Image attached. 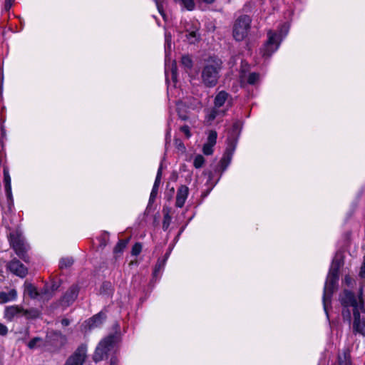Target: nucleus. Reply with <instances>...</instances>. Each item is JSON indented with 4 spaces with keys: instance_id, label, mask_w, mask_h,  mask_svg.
Listing matches in <instances>:
<instances>
[{
    "instance_id": "obj_1",
    "label": "nucleus",
    "mask_w": 365,
    "mask_h": 365,
    "mask_svg": "<svg viewBox=\"0 0 365 365\" xmlns=\"http://www.w3.org/2000/svg\"><path fill=\"white\" fill-rule=\"evenodd\" d=\"M115 332L104 337L98 344L93 355V360L95 362L101 361L107 359L110 353L121 341V334L120 326L118 323L114 325Z\"/></svg>"
},
{
    "instance_id": "obj_2",
    "label": "nucleus",
    "mask_w": 365,
    "mask_h": 365,
    "mask_svg": "<svg viewBox=\"0 0 365 365\" xmlns=\"http://www.w3.org/2000/svg\"><path fill=\"white\" fill-rule=\"evenodd\" d=\"M222 68V62L219 58H210L201 70V81L205 87L213 88L217 85Z\"/></svg>"
},
{
    "instance_id": "obj_3",
    "label": "nucleus",
    "mask_w": 365,
    "mask_h": 365,
    "mask_svg": "<svg viewBox=\"0 0 365 365\" xmlns=\"http://www.w3.org/2000/svg\"><path fill=\"white\" fill-rule=\"evenodd\" d=\"M241 129H242L241 121H240V120L235 121L233 123L232 128L229 131V136L227 138L228 146L226 148L222 158L219 161V165H217V167L216 168H215V170L216 172H220L221 174L227 169L229 164L230 163L233 151L235 149L237 141L238 138L241 133Z\"/></svg>"
},
{
    "instance_id": "obj_4",
    "label": "nucleus",
    "mask_w": 365,
    "mask_h": 365,
    "mask_svg": "<svg viewBox=\"0 0 365 365\" xmlns=\"http://www.w3.org/2000/svg\"><path fill=\"white\" fill-rule=\"evenodd\" d=\"M339 276L328 274L323 293V305L324 309L328 316V306H331V297L333 294L337 291L339 287Z\"/></svg>"
},
{
    "instance_id": "obj_5",
    "label": "nucleus",
    "mask_w": 365,
    "mask_h": 365,
    "mask_svg": "<svg viewBox=\"0 0 365 365\" xmlns=\"http://www.w3.org/2000/svg\"><path fill=\"white\" fill-rule=\"evenodd\" d=\"M9 242L15 253L25 262H29L27 254L29 246L25 243L24 237L18 232L9 234Z\"/></svg>"
},
{
    "instance_id": "obj_6",
    "label": "nucleus",
    "mask_w": 365,
    "mask_h": 365,
    "mask_svg": "<svg viewBox=\"0 0 365 365\" xmlns=\"http://www.w3.org/2000/svg\"><path fill=\"white\" fill-rule=\"evenodd\" d=\"M251 19L248 15L240 16L235 22L232 30L234 38L237 41H242L250 29Z\"/></svg>"
},
{
    "instance_id": "obj_7",
    "label": "nucleus",
    "mask_w": 365,
    "mask_h": 365,
    "mask_svg": "<svg viewBox=\"0 0 365 365\" xmlns=\"http://www.w3.org/2000/svg\"><path fill=\"white\" fill-rule=\"evenodd\" d=\"M66 343V337L60 331H51L47 333L43 346L48 347L51 351L61 349Z\"/></svg>"
},
{
    "instance_id": "obj_8",
    "label": "nucleus",
    "mask_w": 365,
    "mask_h": 365,
    "mask_svg": "<svg viewBox=\"0 0 365 365\" xmlns=\"http://www.w3.org/2000/svg\"><path fill=\"white\" fill-rule=\"evenodd\" d=\"M268 39L261 48V53L265 58H269L272 54L278 48L279 43L277 42L276 33L269 31L267 33Z\"/></svg>"
},
{
    "instance_id": "obj_9",
    "label": "nucleus",
    "mask_w": 365,
    "mask_h": 365,
    "mask_svg": "<svg viewBox=\"0 0 365 365\" xmlns=\"http://www.w3.org/2000/svg\"><path fill=\"white\" fill-rule=\"evenodd\" d=\"M86 345L81 344L74 353L68 358L64 365H83L86 358Z\"/></svg>"
},
{
    "instance_id": "obj_10",
    "label": "nucleus",
    "mask_w": 365,
    "mask_h": 365,
    "mask_svg": "<svg viewBox=\"0 0 365 365\" xmlns=\"http://www.w3.org/2000/svg\"><path fill=\"white\" fill-rule=\"evenodd\" d=\"M339 301L341 306L351 307L352 308L359 307V302H357L355 294L349 289H345L340 293Z\"/></svg>"
},
{
    "instance_id": "obj_11",
    "label": "nucleus",
    "mask_w": 365,
    "mask_h": 365,
    "mask_svg": "<svg viewBox=\"0 0 365 365\" xmlns=\"http://www.w3.org/2000/svg\"><path fill=\"white\" fill-rule=\"evenodd\" d=\"M6 268L15 275L24 278L28 274V269L18 259H14L6 264Z\"/></svg>"
},
{
    "instance_id": "obj_12",
    "label": "nucleus",
    "mask_w": 365,
    "mask_h": 365,
    "mask_svg": "<svg viewBox=\"0 0 365 365\" xmlns=\"http://www.w3.org/2000/svg\"><path fill=\"white\" fill-rule=\"evenodd\" d=\"M24 317V307L19 305L9 306L5 308L4 318L9 322Z\"/></svg>"
},
{
    "instance_id": "obj_13",
    "label": "nucleus",
    "mask_w": 365,
    "mask_h": 365,
    "mask_svg": "<svg viewBox=\"0 0 365 365\" xmlns=\"http://www.w3.org/2000/svg\"><path fill=\"white\" fill-rule=\"evenodd\" d=\"M79 289L77 285H72L61 299V305L70 306L77 298Z\"/></svg>"
},
{
    "instance_id": "obj_14",
    "label": "nucleus",
    "mask_w": 365,
    "mask_h": 365,
    "mask_svg": "<svg viewBox=\"0 0 365 365\" xmlns=\"http://www.w3.org/2000/svg\"><path fill=\"white\" fill-rule=\"evenodd\" d=\"M227 102V106H232V98L230 93L225 91H221L217 93L214 99L215 108H220Z\"/></svg>"
},
{
    "instance_id": "obj_15",
    "label": "nucleus",
    "mask_w": 365,
    "mask_h": 365,
    "mask_svg": "<svg viewBox=\"0 0 365 365\" xmlns=\"http://www.w3.org/2000/svg\"><path fill=\"white\" fill-rule=\"evenodd\" d=\"M162 170H163V166L161 164L160 168L158 170L155 180L150 195L149 203H148L149 205H151L152 203H153L157 197L158 188H159L161 178H162Z\"/></svg>"
},
{
    "instance_id": "obj_16",
    "label": "nucleus",
    "mask_w": 365,
    "mask_h": 365,
    "mask_svg": "<svg viewBox=\"0 0 365 365\" xmlns=\"http://www.w3.org/2000/svg\"><path fill=\"white\" fill-rule=\"evenodd\" d=\"M188 187L186 185H181L177 192L175 206L182 207L188 195Z\"/></svg>"
},
{
    "instance_id": "obj_17",
    "label": "nucleus",
    "mask_w": 365,
    "mask_h": 365,
    "mask_svg": "<svg viewBox=\"0 0 365 365\" xmlns=\"http://www.w3.org/2000/svg\"><path fill=\"white\" fill-rule=\"evenodd\" d=\"M344 264L343 256H338L337 255L334 257L329 273L339 277V269Z\"/></svg>"
},
{
    "instance_id": "obj_18",
    "label": "nucleus",
    "mask_w": 365,
    "mask_h": 365,
    "mask_svg": "<svg viewBox=\"0 0 365 365\" xmlns=\"http://www.w3.org/2000/svg\"><path fill=\"white\" fill-rule=\"evenodd\" d=\"M106 319V313H104L103 312H100L99 313L93 316L88 320V324L89 328L92 329V328L97 327L101 325Z\"/></svg>"
},
{
    "instance_id": "obj_19",
    "label": "nucleus",
    "mask_w": 365,
    "mask_h": 365,
    "mask_svg": "<svg viewBox=\"0 0 365 365\" xmlns=\"http://www.w3.org/2000/svg\"><path fill=\"white\" fill-rule=\"evenodd\" d=\"M41 315V311L37 308H24V317L28 320H34L39 318Z\"/></svg>"
},
{
    "instance_id": "obj_20",
    "label": "nucleus",
    "mask_w": 365,
    "mask_h": 365,
    "mask_svg": "<svg viewBox=\"0 0 365 365\" xmlns=\"http://www.w3.org/2000/svg\"><path fill=\"white\" fill-rule=\"evenodd\" d=\"M16 296L17 292L14 289H11L9 292H0V303L3 304L14 300Z\"/></svg>"
},
{
    "instance_id": "obj_21",
    "label": "nucleus",
    "mask_w": 365,
    "mask_h": 365,
    "mask_svg": "<svg viewBox=\"0 0 365 365\" xmlns=\"http://www.w3.org/2000/svg\"><path fill=\"white\" fill-rule=\"evenodd\" d=\"M25 292L32 299H36L41 296V293L37 290L36 287L31 283H25Z\"/></svg>"
},
{
    "instance_id": "obj_22",
    "label": "nucleus",
    "mask_w": 365,
    "mask_h": 365,
    "mask_svg": "<svg viewBox=\"0 0 365 365\" xmlns=\"http://www.w3.org/2000/svg\"><path fill=\"white\" fill-rule=\"evenodd\" d=\"M130 240V238H128V239H125V240H120L118 243L116 244V245L114 247V249H113V253H114V257L115 258V259L118 258V254H121L123 251V250L126 247L128 242Z\"/></svg>"
},
{
    "instance_id": "obj_23",
    "label": "nucleus",
    "mask_w": 365,
    "mask_h": 365,
    "mask_svg": "<svg viewBox=\"0 0 365 365\" xmlns=\"http://www.w3.org/2000/svg\"><path fill=\"white\" fill-rule=\"evenodd\" d=\"M180 63L184 67L186 72L191 71L193 67V61L192 57L188 54L182 56Z\"/></svg>"
},
{
    "instance_id": "obj_24",
    "label": "nucleus",
    "mask_w": 365,
    "mask_h": 365,
    "mask_svg": "<svg viewBox=\"0 0 365 365\" xmlns=\"http://www.w3.org/2000/svg\"><path fill=\"white\" fill-rule=\"evenodd\" d=\"M341 316L344 322H347L349 325L351 323V313L350 310L351 307L341 306Z\"/></svg>"
},
{
    "instance_id": "obj_25",
    "label": "nucleus",
    "mask_w": 365,
    "mask_h": 365,
    "mask_svg": "<svg viewBox=\"0 0 365 365\" xmlns=\"http://www.w3.org/2000/svg\"><path fill=\"white\" fill-rule=\"evenodd\" d=\"M186 38L190 43L194 44L196 42L200 41V35L196 31H192L186 34Z\"/></svg>"
},
{
    "instance_id": "obj_26",
    "label": "nucleus",
    "mask_w": 365,
    "mask_h": 365,
    "mask_svg": "<svg viewBox=\"0 0 365 365\" xmlns=\"http://www.w3.org/2000/svg\"><path fill=\"white\" fill-rule=\"evenodd\" d=\"M175 3L180 4L189 11H192L195 8L194 0H173Z\"/></svg>"
},
{
    "instance_id": "obj_27",
    "label": "nucleus",
    "mask_w": 365,
    "mask_h": 365,
    "mask_svg": "<svg viewBox=\"0 0 365 365\" xmlns=\"http://www.w3.org/2000/svg\"><path fill=\"white\" fill-rule=\"evenodd\" d=\"M73 262H74V260L72 257L62 258V259H61V260L59 262V268L61 269L68 268L72 266Z\"/></svg>"
},
{
    "instance_id": "obj_28",
    "label": "nucleus",
    "mask_w": 365,
    "mask_h": 365,
    "mask_svg": "<svg viewBox=\"0 0 365 365\" xmlns=\"http://www.w3.org/2000/svg\"><path fill=\"white\" fill-rule=\"evenodd\" d=\"M353 328H358L359 322H361V315L359 311V307H353Z\"/></svg>"
},
{
    "instance_id": "obj_29",
    "label": "nucleus",
    "mask_w": 365,
    "mask_h": 365,
    "mask_svg": "<svg viewBox=\"0 0 365 365\" xmlns=\"http://www.w3.org/2000/svg\"><path fill=\"white\" fill-rule=\"evenodd\" d=\"M205 162V158L202 155L198 154L194 159L193 165L195 168L199 169L204 165Z\"/></svg>"
},
{
    "instance_id": "obj_30",
    "label": "nucleus",
    "mask_w": 365,
    "mask_h": 365,
    "mask_svg": "<svg viewBox=\"0 0 365 365\" xmlns=\"http://www.w3.org/2000/svg\"><path fill=\"white\" fill-rule=\"evenodd\" d=\"M165 264V259H158L157 263L155 265L154 270H153V276L157 277L158 273L160 272V270L163 268L164 265Z\"/></svg>"
},
{
    "instance_id": "obj_31",
    "label": "nucleus",
    "mask_w": 365,
    "mask_h": 365,
    "mask_svg": "<svg viewBox=\"0 0 365 365\" xmlns=\"http://www.w3.org/2000/svg\"><path fill=\"white\" fill-rule=\"evenodd\" d=\"M170 209H168V212L165 213L163 221V230H167L170 222H171V216L170 215Z\"/></svg>"
},
{
    "instance_id": "obj_32",
    "label": "nucleus",
    "mask_w": 365,
    "mask_h": 365,
    "mask_svg": "<svg viewBox=\"0 0 365 365\" xmlns=\"http://www.w3.org/2000/svg\"><path fill=\"white\" fill-rule=\"evenodd\" d=\"M259 75L257 73L253 72L249 74L247 78V83L250 85H255L259 81Z\"/></svg>"
},
{
    "instance_id": "obj_33",
    "label": "nucleus",
    "mask_w": 365,
    "mask_h": 365,
    "mask_svg": "<svg viewBox=\"0 0 365 365\" xmlns=\"http://www.w3.org/2000/svg\"><path fill=\"white\" fill-rule=\"evenodd\" d=\"M217 137V132L215 130H211L207 137V143H208L211 145H215L216 144Z\"/></svg>"
},
{
    "instance_id": "obj_34",
    "label": "nucleus",
    "mask_w": 365,
    "mask_h": 365,
    "mask_svg": "<svg viewBox=\"0 0 365 365\" xmlns=\"http://www.w3.org/2000/svg\"><path fill=\"white\" fill-rule=\"evenodd\" d=\"M4 182L5 190H9L11 187V178L6 168H4Z\"/></svg>"
},
{
    "instance_id": "obj_35",
    "label": "nucleus",
    "mask_w": 365,
    "mask_h": 365,
    "mask_svg": "<svg viewBox=\"0 0 365 365\" xmlns=\"http://www.w3.org/2000/svg\"><path fill=\"white\" fill-rule=\"evenodd\" d=\"M43 340L42 338L38 337V336L34 337L31 340H30L29 342L28 343V347L31 349H33L38 346V344L39 342H43ZM40 346V344H38V346Z\"/></svg>"
},
{
    "instance_id": "obj_36",
    "label": "nucleus",
    "mask_w": 365,
    "mask_h": 365,
    "mask_svg": "<svg viewBox=\"0 0 365 365\" xmlns=\"http://www.w3.org/2000/svg\"><path fill=\"white\" fill-rule=\"evenodd\" d=\"M353 331L365 336V319L359 322L358 328H353Z\"/></svg>"
},
{
    "instance_id": "obj_37",
    "label": "nucleus",
    "mask_w": 365,
    "mask_h": 365,
    "mask_svg": "<svg viewBox=\"0 0 365 365\" xmlns=\"http://www.w3.org/2000/svg\"><path fill=\"white\" fill-rule=\"evenodd\" d=\"M219 165V162H218V163H217V165H213V163H212V164L210 165V166H213V171H212V170H209V171H205V174H207V175H208L209 180H212V178H213V177H214V173H219V175H220V176H219V178H220V177H221V175H222V173L220 174V172H216V171L215 170V168H216L217 167V165ZM219 180H220V178H217V181H219Z\"/></svg>"
},
{
    "instance_id": "obj_38",
    "label": "nucleus",
    "mask_w": 365,
    "mask_h": 365,
    "mask_svg": "<svg viewBox=\"0 0 365 365\" xmlns=\"http://www.w3.org/2000/svg\"><path fill=\"white\" fill-rule=\"evenodd\" d=\"M219 165V162H218V163H217V165H213V163H212V164L210 165V166H213V171H212V170H209V171H205V174H207V175H208L209 180H212V178H213V177H214V173H219V175H220V176H219V178H220V177H221V175H222V173L220 174V172H216V171L215 170V168H216L217 167V165ZM219 180H220V178H217V181H219Z\"/></svg>"
},
{
    "instance_id": "obj_39",
    "label": "nucleus",
    "mask_w": 365,
    "mask_h": 365,
    "mask_svg": "<svg viewBox=\"0 0 365 365\" xmlns=\"http://www.w3.org/2000/svg\"><path fill=\"white\" fill-rule=\"evenodd\" d=\"M41 296H46L48 299L51 298L53 294L51 293L48 283L46 282L43 289L39 291Z\"/></svg>"
},
{
    "instance_id": "obj_40",
    "label": "nucleus",
    "mask_w": 365,
    "mask_h": 365,
    "mask_svg": "<svg viewBox=\"0 0 365 365\" xmlns=\"http://www.w3.org/2000/svg\"><path fill=\"white\" fill-rule=\"evenodd\" d=\"M142 250V245L140 242H136L132 247L131 255L133 256H138Z\"/></svg>"
},
{
    "instance_id": "obj_41",
    "label": "nucleus",
    "mask_w": 365,
    "mask_h": 365,
    "mask_svg": "<svg viewBox=\"0 0 365 365\" xmlns=\"http://www.w3.org/2000/svg\"><path fill=\"white\" fill-rule=\"evenodd\" d=\"M214 145H211L208 143H205L203 147H202V152L205 155H212V153H213V148Z\"/></svg>"
},
{
    "instance_id": "obj_42",
    "label": "nucleus",
    "mask_w": 365,
    "mask_h": 365,
    "mask_svg": "<svg viewBox=\"0 0 365 365\" xmlns=\"http://www.w3.org/2000/svg\"><path fill=\"white\" fill-rule=\"evenodd\" d=\"M60 281H56L53 278L51 279V285L49 286L51 293L53 294L60 287Z\"/></svg>"
},
{
    "instance_id": "obj_43",
    "label": "nucleus",
    "mask_w": 365,
    "mask_h": 365,
    "mask_svg": "<svg viewBox=\"0 0 365 365\" xmlns=\"http://www.w3.org/2000/svg\"><path fill=\"white\" fill-rule=\"evenodd\" d=\"M339 365H351L350 359L344 354V358L339 357Z\"/></svg>"
},
{
    "instance_id": "obj_44",
    "label": "nucleus",
    "mask_w": 365,
    "mask_h": 365,
    "mask_svg": "<svg viewBox=\"0 0 365 365\" xmlns=\"http://www.w3.org/2000/svg\"><path fill=\"white\" fill-rule=\"evenodd\" d=\"M180 130L181 132H182L183 133H185V135H186V137H187V138H190V136H191V135H192V134H191V132H190V127H189L188 125H182V126H181V127L180 128Z\"/></svg>"
},
{
    "instance_id": "obj_45",
    "label": "nucleus",
    "mask_w": 365,
    "mask_h": 365,
    "mask_svg": "<svg viewBox=\"0 0 365 365\" xmlns=\"http://www.w3.org/2000/svg\"><path fill=\"white\" fill-rule=\"evenodd\" d=\"M358 297H359V304H360V307L361 309L364 308V300H363V287H360L359 289V293H358Z\"/></svg>"
},
{
    "instance_id": "obj_46",
    "label": "nucleus",
    "mask_w": 365,
    "mask_h": 365,
    "mask_svg": "<svg viewBox=\"0 0 365 365\" xmlns=\"http://www.w3.org/2000/svg\"><path fill=\"white\" fill-rule=\"evenodd\" d=\"M177 72H178V67H177L176 63H174L171 67L172 78L173 80H175L177 78Z\"/></svg>"
},
{
    "instance_id": "obj_47",
    "label": "nucleus",
    "mask_w": 365,
    "mask_h": 365,
    "mask_svg": "<svg viewBox=\"0 0 365 365\" xmlns=\"http://www.w3.org/2000/svg\"><path fill=\"white\" fill-rule=\"evenodd\" d=\"M155 3H156V5H157V7H158V9L159 11V12L163 14V2H164V0H155Z\"/></svg>"
},
{
    "instance_id": "obj_48",
    "label": "nucleus",
    "mask_w": 365,
    "mask_h": 365,
    "mask_svg": "<svg viewBox=\"0 0 365 365\" xmlns=\"http://www.w3.org/2000/svg\"><path fill=\"white\" fill-rule=\"evenodd\" d=\"M8 333V329L6 326L3 324L2 323H0V335L1 336H6Z\"/></svg>"
},
{
    "instance_id": "obj_49",
    "label": "nucleus",
    "mask_w": 365,
    "mask_h": 365,
    "mask_svg": "<svg viewBox=\"0 0 365 365\" xmlns=\"http://www.w3.org/2000/svg\"><path fill=\"white\" fill-rule=\"evenodd\" d=\"M175 145L178 150H185V147L184 145V143L180 140V139H175Z\"/></svg>"
},
{
    "instance_id": "obj_50",
    "label": "nucleus",
    "mask_w": 365,
    "mask_h": 365,
    "mask_svg": "<svg viewBox=\"0 0 365 365\" xmlns=\"http://www.w3.org/2000/svg\"><path fill=\"white\" fill-rule=\"evenodd\" d=\"M359 277L361 278H365V261L363 262L360 272H359Z\"/></svg>"
},
{
    "instance_id": "obj_51",
    "label": "nucleus",
    "mask_w": 365,
    "mask_h": 365,
    "mask_svg": "<svg viewBox=\"0 0 365 365\" xmlns=\"http://www.w3.org/2000/svg\"><path fill=\"white\" fill-rule=\"evenodd\" d=\"M118 359L115 355H113L110 359V365H118Z\"/></svg>"
},
{
    "instance_id": "obj_52",
    "label": "nucleus",
    "mask_w": 365,
    "mask_h": 365,
    "mask_svg": "<svg viewBox=\"0 0 365 365\" xmlns=\"http://www.w3.org/2000/svg\"><path fill=\"white\" fill-rule=\"evenodd\" d=\"M13 1V0H6L4 5L6 11H9L11 9Z\"/></svg>"
},
{
    "instance_id": "obj_53",
    "label": "nucleus",
    "mask_w": 365,
    "mask_h": 365,
    "mask_svg": "<svg viewBox=\"0 0 365 365\" xmlns=\"http://www.w3.org/2000/svg\"><path fill=\"white\" fill-rule=\"evenodd\" d=\"M5 191L8 200L12 202L11 187H9V190H5Z\"/></svg>"
},
{
    "instance_id": "obj_54",
    "label": "nucleus",
    "mask_w": 365,
    "mask_h": 365,
    "mask_svg": "<svg viewBox=\"0 0 365 365\" xmlns=\"http://www.w3.org/2000/svg\"><path fill=\"white\" fill-rule=\"evenodd\" d=\"M217 114V111L215 109L212 110L209 115V120H214Z\"/></svg>"
},
{
    "instance_id": "obj_55",
    "label": "nucleus",
    "mask_w": 365,
    "mask_h": 365,
    "mask_svg": "<svg viewBox=\"0 0 365 365\" xmlns=\"http://www.w3.org/2000/svg\"><path fill=\"white\" fill-rule=\"evenodd\" d=\"M178 113L179 118L182 120H187L188 119V116L186 114L182 113H180V111H178Z\"/></svg>"
},
{
    "instance_id": "obj_56",
    "label": "nucleus",
    "mask_w": 365,
    "mask_h": 365,
    "mask_svg": "<svg viewBox=\"0 0 365 365\" xmlns=\"http://www.w3.org/2000/svg\"><path fill=\"white\" fill-rule=\"evenodd\" d=\"M70 324V321L68 319H63L61 320V324L64 327L68 326Z\"/></svg>"
},
{
    "instance_id": "obj_57",
    "label": "nucleus",
    "mask_w": 365,
    "mask_h": 365,
    "mask_svg": "<svg viewBox=\"0 0 365 365\" xmlns=\"http://www.w3.org/2000/svg\"><path fill=\"white\" fill-rule=\"evenodd\" d=\"M345 282L347 284H349L351 282V278L349 276L345 277Z\"/></svg>"
},
{
    "instance_id": "obj_58",
    "label": "nucleus",
    "mask_w": 365,
    "mask_h": 365,
    "mask_svg": "<svg viewBox=\"0 0 365 365\" xmlns=\"http://www.w3.org/2000/svg\"><path fill=\"white\" fill-rule=\"evenodd\" d=\"M202 1L206 4H212L215 1V0H202Z\"/></svg>"
},
{
    "instance_id": "obj_59",
    "label": "nucleus",
    "mask_w": 365,
    "mask_h": 365,
    "mask_svg": "<svg viewBox=\"0 0 365 365\" xmlns=\"http://www.w3.org/2000/svg\"><path fill=\"white\" fill-rule=\"evenodd\" d=\"M168 209H170V208L168 207H163V212L164 214L168 212Z\"/></svg>"
},
{
    "instance_id": "obj_60",
    "label": "nucleus",
    "mask_w": 365,
    "mask_h": 365,
    "mask_svg": "<svg viewBox=\"0 0 365 365\" xmlns=\"http://www.w3.org/2000/svg\"><path fill=\"white\" fill-rule=\"evenodd\" d=\"M109 284H110V283H109V282H103V287H107V286H108V285H109Z\"/></svg>"
},
{
    "instance_id": "obj_61",
    "label": "nucleus",
    "mask_w": 365,
    "mask_h": 365,
    "mask_svg": "<svg viewBox=\"0 0 365 365\" xmlns=\"http://www.w3.org/2000/svg\"><path fill=\"white\" fill-rule=\"evenodd\" d=\"M169 256V252H167L165 255V257H164V259H165V260L167 259V258Z\"/></svg>"
},
{
    "instance_id": "obj_62",
    "label": "nucleus",
    "mask_w": 365,
    "mask_h": 365,
    "mask_svg": "<svg viewBox=\"0 0 365 365\" xmlns=\"http://www.w3.org/2000/svg\"><path fill=\"white\" fill-rule=\"evenodd\" d=\"M170 192H172V193L174 192V188L173 187L170 190Z\"/></svg>"
}]
</instances>
